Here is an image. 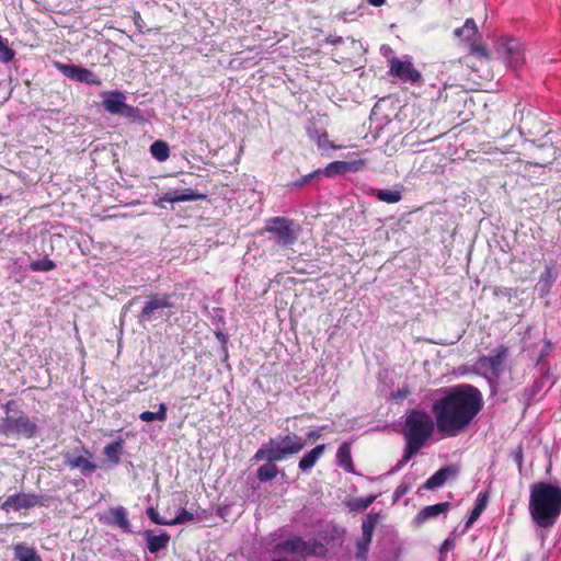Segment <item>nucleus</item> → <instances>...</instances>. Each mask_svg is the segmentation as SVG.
<instances>
[{
  "label": "nucleus",
  "mask_w": 561,
  "mask_h": 561,
  "mask_svg": "<svg viewBox=\"0 0 561 561\" xmlns=\"http://www.w3.org/2000/svg\"><path fill=\"white\" fill-rule=\"evenodd\" d=\"M327 142H328V138H327L325 134L319 136V138H318L319 147H324L327 145Z\"/></svg>",
  "instance_id": "45"
},
{
  "label": "nucleus",
  "mask_w": 561,
  "mask_h": 561,
  "mask_svg": "<svg viewBox=\"0 0 561 561\" xmlns=\"http://www.w3.org/2000/svg\"><path fill=\"white\" fill-rule=\"evenodd\" d=\"M370 541H371L370 539L363 538V537H360L358 539L356 559H358L359 561H366Z\"/></svg>",
  "instance_id": "36"
},
{
  "label": "nucleus",
  "mask_w": 561,
  "mask_h": 561,
  "mask_svg": "<svg viewBox=\"0 0 561 561\" xmlns=\"http://www.w3.org/2000/svg\"><path fill=\"white\" fill-rule=\"evenodd\" d=\"M443 394L432 405L436 427L444 437L463 433L483 408L482 392L469 383H460L442 390Z\"/></svg>",
  "instance_id": "1"
},
{
  "label": "nucleus",
  "mask_w": 561,
  "mask_h": 561,
  "mask_svg": "<svg viewBox=\"0 0 561 561\" xmlns=\"http://www.w3.org/2000/svg\"><path fill=\"white\" fill-rule=\"evenodd\" d=\"M147 539V548L151 553H157L168 546L170 536L167 533L153 535L150 531L145 533Z\"/></svg>",
  "instance_id": "22"
},
{
  "label": "nucleus",
  "mask_w": 561,
  "mask_h": 561,
  "mask_svg": "<svg viewBox=\"0 0 561 561\" xmlns=\"http://www.w3.org/2000/svg\"><path fill=\"white\" fill-rule=\"evenodd\" d=\"M471 54L480 59H489V51L483 45H471Z\"/></svg>",
  "instance_id": "41"
},
{
  "label": "nucleus",
  "mask_w": 561,
  "mask_h": 561,
  "mask_svg": "<svg viewBox=\"0 0 561 561\" xmlns=\"http://www.w3.org/2000/svg\"><path fill=\"white\" fill-rule=\"evenodd\" d=\"M459 470L456 466L444 467L431 476L423 484V488L426 490L440 488L449 478H455Z\"/></svg>",
  "instance_id": "14"
},
{
  "label": "nucleus",
  "mask_w": 561,
  "mask_h": 561,
  "mask_svg": "<svg viewBox=\"0 0 561 561\" xmlns=\"http://www.w3.org/2000/svg\"><path fill=\"white\" fill-rule=\"evenodd\" d=\"M2 198H3V197H2V195L0 194V202L2 201Z\"/></svg>",
  "instance_id": "48"
},
{
  "label": "nucleus",
  "mask_w": 561,
  "mask_h": 561,
  "mask_svg": "<svg viewBox=\"0 0 561 561\" xmlns=\"http://www.w3.org/2000/svg\"><path fill=\"white\" fill-rule=\"evenodd\" d=\"M89 458L83 456H73L69 453L64 455L65 463L70 469H79L83 474H90L96 470V465L91 460L92 454L88 449H83Z\"/></svg>",
  "instance_id": "12"
},
{
  "label": "nucleus",
  "mask_w": 561,
  "mask_h": 561,
  "mask_svg": "<svg viewBox=\"0 0 561 561\" xmlns=\"http://www.w3.org/2000/svg\"><path fill=\"white\" fill-rule=\"evenodd\" d=\"M206 196L204 194L197 193L191 188L174 190V191L167 192L162 196H160L159 202L180 203V202L198 201V199H203Z\"/></svg>",
  "instance_id": "15"
},
{
  "label": "nucleus",
  "mask_w": 561,
  "mask_h": 561,
  "mask_svg": "<svg viewBox=\"0 0 561 561\" xmlns=\"http://www.w3.org/2000/svg\"><path fill=\"white\" fill-rule=\"evenodd\" d=\"M529 513L541 528L552 527L561 514V488L546 482L531 485Z\"/></svg>",
  "instance_id": "2"
},
{
  "label": "nucleus",
  "mask_w": 561,
  "mask_h": 561,
  "mask_svg": "<svg viewBox=\"0 0 561 561\" xmlns=\"http://www.w3.org/2000/svg\"><path fill=\"white\" fill-rule=\"evenodd\" d=\"M376 197L381 202L388 204H396L401 201L402 194L400 191L397 190H379L376 193Z\"/></svg>",
  "instance_id": "30"
},
{
  "label": "nucleus",
  "mask_w": 561,
  "mask_h": 561,
  "mask_svg": "<svg viewBox=\"0 0 561 561\" xmlns=\"http://www.w3.org/2000/svg\"><path fill=\"white\" fill-rule=\"evenodd\" d=\"M378 515H369L367 520H365L362 525V537L371 540L374 528L377 524Z\"/></svg>",
  "instance_id": "35"
},
{
  "label": "nucleus",
  "mask_w": 561,
  "mask_h": 561,
  "mask_svg": "<svg viewBox=\"0 0 561 561\" xmlns=\"http://www.w3.org/2000/svg\"><path fill=\"white\" fill-rule=\"evenodd\" d=\"M14 50L8 45V39L0 36V61L10 62L14 58Z\"/></svg>",
  "instance_id": "34"
},
{
  "label": "nucleus",
  "mask_w": 561,
  "mask_h": 561,
  "mask_svg": "<svg viewBox=\"0 0 561 561\" xmlns=\"http://www.w3.org/2000/svg\"><path fill=\"white\" fill-rule=\"evenodd\" d=\"M364 162L358 161H333L322 171L327 176L332 178L346 172H355L362 169Z\"/></svg>",
  "instance_id": "16"
},
{
  "label": "nucleus",
  "mask_w": 561,
  "mask_h": 561,
  "mask_svg": "<svg viewBox=\"0 0 561 561\" xmlns=\"http://www.w3.org/2000/svg\"><path fill=\"white\" fill-rule=\"evenodd\" d=\"M147 515L154 524L170 525V519L160 517L159 513L153 507L147 510Z\"/></svg>",
  "instance_id": "40"
},
{
  "label": "nucleus",
  "mask_w": 561,
  "mask_h": 561,
  "mask_svg": "<svg viewBox=\"0 0 561 561\" xmlns=\"http://www.w3.org/2000/svg\"><path fill=\"white\" fill-rule=\"evenodd\" d=\"M110 524L117 526L124 533L130 531V523L127 518V512L123 506H115L110 508Z\"/></svg>",
  "instance_id": "20"
},
{
  "label": "nucleus",
  "mask_w": 561,
  "mask_h": 561,
  "mask_svg": "<svg viewBox=\"0 0 561 561\" xmlns=\"http://www.w3.org/2000/svg\"><path fill=\"white\" fill-rule=\"evenodd\" d=\"M150 153L160 162L165 161L170 156V148L163 140H156L150 146Z\"/></svg>",
  "instance_id": "27"
},
{
  "label": "nucleus",
  "mask_w": 561,
  "mask_h": 561,
  "mask_svg": "<svg viewBox=\"0 0 561 561\" xmlns=\"http://www.w3.org/2000/svg\"><path fill=\"white\" fill-rule=\"evenodd\" d=\"M477 33L478 27L473 19H467L463 26L454 31L455 36L462 38L463 41H471Z\"/></svg>",
  "instance_id": "24"
},
{
  "label": "nucleus",
  "mask_w": 561,
  "mask_h": 561,
  "mask_svg": "<svg viewBox=\"0 0 561 561\" xmlns=\"http://www.w3.org/2000/svg\"><path fill=\"white\" fill-rule=\"evenodd\" d=\"M307 436H308L309 439L314 440V439H318V438L321 437V433H320V431H311V432L308 433Z\"/></svg>",
  "instance_id": "44"
},
{
  "label": "nucleus",
  "mask_w": 561,
  "mask_h": 561,
  "mask_svg": "<svg viewBox=\"0 0 561 561\" xmlns=\"http://www.w3.org/2000/svg\"><path fill=\"white\" fill-rule=\"evenodd\" d=\"M171 296L167 294L152 295L146 301L140 314L139 322L152 321L159 310L172 308Z\"/></svg>",
  "instance_id": "9"
},
{
  "label": "nucleus",
  "mask_w": 561,
  "mask_h": 561,
  "mask_svg": "<svg viewBox=\"0 0 561 561\" xmlns=\"http://www.w3.org/2000/svg\"><path fill=\"white\" fill-rule=\"evenodd\" d=\"M409 491V486L405 485V484H401L399 485L394 492H393V496H394V500H399L400 497H402L407 492Z\"/></svg>",
  "instance_id": "42"
},
{
  "label": "nucleus",
  "mask_w": 561,
  "mask_h": 561,
  "mask_svg": "<svg viewBox=\"0 0 561 561\" xmlns=\"http://www.w3.org/2000/svg\"><path fill=\"white\" fill-rule=\"evenodd\" d=\"M507 356V348L503 345L493 350L488 356H481L478 360L480 368L489 370L493 376L499 377L502 366Z\"/></svg>",
  "instance_id": "10"
},
{
  "label": "nucleus",
  "mask_w": 561,
  "mask_h": 561,
  "mask_svg": "<svg viewBox=\"0 0 561 561\" xmlns=\"http://www.w3.org/2000/svg\"><path fill=\"white\" fill-rule=\"evenodd\" d=\"M320 172H321V171H320V170H318V171H316V172H313V173H310V174L306 175V176L301 180V183H307L308 181H310V179H311V178H313L316 174H319Z\"/></svg>",
  "instance_id": "47"
},
{
  "label": "nucleus",
  "mask_w": 561,
  "mask_h": 561,
  "mask_svg": "<svg viewBox=\"0 0 561 561\" xmlns=\"http://www.w3.org/2000/svg\"><path fill=\"white\" fill-rule=\"evenodd\" d=\"M319 549H322V545L316 539L305 540L300 536H291L279 541L274 547V552L277 554L289 553L306 558L316 556Z\"/></svg>",
  "instance_id": "5"
},
{
  "label": "nucleus",
  "mask_w": 561,
  "mask_h": 561,
  "mask_svg": "<svg viewBox=\"0 0 561 561\" xmlns=\"http://www.w3.org/2000/svg\"><path fill=\"white\" fill-rule=\"evenodd\" d=\"M506 62L508 64L510 67L514 69L522 67L525 62L524 47L522 46L517 51H515L514 55H512L506 60Z\"/></svg>",
  "instance_id": "37"
},
{
  "label": "nucleus",
  "mask_w": 561,
  "mask_h": 561,
  "mask_svg": "<svg viewBox=\"0 0 561 561\" xmlns=\"http://www.w3.org/2000/svg\"><path fill=\"white\" fill-rule=\"evenodd\" d=\"M522 46L520 42L515 38L501 37L496 43V51L506 62Z\"/></svg>",
  "instance_id": "19"
},
{
  "label": "nucleus",
  "mask_w": 561,
  "mask_h": 561,
  "mask_svg": "<svg viewBox=\"0 0 561 561\" xmlns=\"http://www.w3.org/2000/svg\"><path fill=\"white\" fill-rule=\"evenodd\" d=\"M305 447L302 437L295 433L271 438L254 455V460L279 461L287 456L299 454Z\"/></svg>",
  "instance_id": "4"
},
{
  "label": "nucleus",
  "mask_w": 561,
  "mask_h": 561,
  "mask_svg": "<svg viewBox=\"0 0 561 561\" xmlns=\"http://www.w3.org/2000/svg\"><path fill=\"white\" fill-rule=\"evenodd\" d=\"M14 556L19 561H41L33 548L21 543L14 547Z\"/></svg>",
  "instance_id": "26"
},
{
  "label": "nucleus",
  "mask_w": 561,
  "mask_h": 561,
  "mask_svg": "<svg viewBox=\"0 0 561 561\" xmlns=\"http://www.w3.org/2000/svg\"><path fill=\"white\" fill-rule=\"evenodd\" d=\"M369 4L374 7H381L386 0H367Z\"/></svg>",
  "instance_id": "46"
},
{
  "label": "nucleus",
  "mask_w": 561,
  "mask_h": 561,
  "mask_svg": "<svg viewBox=\"0 0 561 561\" xmlns=\"http://www.w3.org/2000/svg\"><path fill=\"white\" fill-rule=\"evenodd\" d=\"M325 450V445L320 444L305 454L299 460L298 467L301 471L307 472L314 467L318 460L322 457Z\"/></svg>",
  "instance_id": "18"
},
{
  "label": "nucleus",
  "mask_w": 561,
  "mask_h": 561,
  "mask_svg": "<svg viewBox=\"0 0 561 561\" xmlns=\"http://www.w3.org/2000/svg\"><path fill=\"white\" fill-rule=\"evenodd\" d=\"M123 451L124 440L122 438H118L117 440L107 444L103 449L104 456L106 457L108 462H111L114 466H117L121 462Z\"/></svg>",
  "instance_id": "21"
},
{
  "label": "nucleus",
  "mask_w": 561,
  "mask_h": 561,
  "mask_svg": "<svg viewBox=\"0 0 561 561\" xmlns=\"http://www.w3.org/2000/svg\"><path fill=\"white\" fill-rule=\"evenodd\" d=\"M436 426L435 419L423 410H411L405 414L403 426V436L405 439L404 453L402 460L397 465L400 469L407 463L433 435Z\"/></svg>",
  "instance_id": "3"
},
{
  "label": "nucleus",
  "mask_w": 561,
  "mask_h": 561,
  "mask_svg": "<svg viewBox=\"0 0 561 561\" xmlns=\"http://www.w3.org/2000/svg\"><path fill=\"white\" fill-rule=\"evenodd\" d=\"M167 405L164 403H160L157 412L145 411L139 414V419L144 422H163L167 420Z\"/></svg>",
  "instance_id": "29"
},
{
  "label": "nucleus",
  "mask_w": 561,
  "mask_h": 561,
  "mask_svg": "<svg viewBox=\"0 0 561 561\" xmlns=\"http://www.w3.org/2000/svg\"><path fill=\"white\" fill-rule=\"evenodd\" d=\"M450 504L448 502L425 506L415 516V523L419 525L423 524L428 519L435 518L438 515L448 512Z\"/></svg>",
  "instance_id": "17"
},
{
  "label": "nucleus",
  "mask_w": 561,
  "mask_h": 561,
  "mask_svg": "<svg viewBox=\"0 0 561 561\" xmlns=\"http://www.w3.org/2000/svg\"><path fill=\"white\" fill-rule=\"evenodd\" d=\"M376 500L375 495L367 496L365 499L359 500V506L362 508H367L374 501Z\"/></svg>",
  "instance_id": "43"
},
{
  "label": "nucleus",
  "mask_w": 561,
  "mask_h": 561,
  "mask_svg": "<svg viewBox=\"0 0 561 561\" xmlns=\"http://www.w3.org/2000/svg\"><path fill=\"white\" fill-rule=\"evenodd\" d=\"M390 73L404 82L415 83L420 80V72L410 61H402L398 58L390 60Z\"/></svg>",
  "instance_id": "11"
},
{
  "label": "nucleus",
  "mask_w": 561,
  "mask_h": 561,
  "mask_svg": "<svg viewBox=\"0 0 561 561\" xmlns=\"http://www.w3.org/2000/svg\"><path fill=\"white\" fill-rule=\"evenodd\" d=\"M55 67L67 78L78 81L81 67L56 61Z\"/></svg>",
  "instance_id": "32"
},
{
  "label": "nucleus",
  "mask_w": 561,
  "mask_h": 561,
  "mask_svg": "<svg viewBox=\"0 0 561 561\" xmlns=\"http://www.w3.org/2000/svg\"><path fill=\"white\" fill-rule=\"evenodd\" d=\"M265 230L274 236L279 245L293 244L297 239L298 228L293 220L285 217H274L267 220Z\"/></svg>",
  "instance_id": "6"
},
{
  "label": "nucleus",
  "mask_w": 561,
  "mask_h": 561,
  "mask_svg": "<svg viewBox=\"0 0 561 561\" xmlns=\"http://www.w3.org/2000/svg\"><path fill=\"white\" fill-rule=\"evenodd\" d=\"M37 503V497L33 494H26V493H18L10 495L7 497V500L2 503L1 508L5 512H9L11 510L19 511L22 508H28L34 506Z\"/></svg>",
  "instance_id": "13"
},
{
  "label": "nucleus",
  "mask_w": 561,
  "mask_h": 561,
  "mask_svg": "<svg viewBox=\"0 0 561 561\" xmlns=\"http://www.w3.org/2000/svg\"><path fill=\"white\" fill-rule=\"evenodd\" d=\"M78 82H85L89 84H100V80L98 79V77L92 71H90L85 68L80 69Z\"/></svg>",
  "instance_id": "38"
},
{
  "label": "nucleus",
  "mask_w": 561,
  "mask_h": 561,
  "mask_svg": "<svg viewBox=\"0 0 561 561\" xmlns=\"http://www.w3.org/2000/svg\"><path fill=\"white\" fill-rule=\"evenodd\" d=\"M125 95L119 91L105 92L103 94V106L111 114H121L134 117L137 110L125 103Z\"/></svg>",
  "instance_id": "8"
},
{
  "label": "nucleus",
  "mask_w": 561,
  "mask_h": 561,
  "mask_svg": "<svg viewBox=\"0 0 561 561\" xmlns=\"http://www.w3.org/2000/svg\"><path fill=\"white\" fill-rule=\"evenodd\" d=\"M193 513L182 508L178 512L174 518L170 519V525L182 524L193 519Z\"/></svg>",
  "instance_id": "39"
},
{
  "label": "nucleus",
  "mask_w": 561,
  "mask_h": 561,
  "mask_svg": "<svg viewBox=\"0 0 561 561\" xmlns=\"http://www.w3.org/2000/svg\"><path fill=\"white\" fill-rule=\"evenodd\" d=\"M274 462L275 461H267V463L257 469L256 476L261 482L271 481L276 478L278 474V468Z\"/></svg>",
  "instance_id": "28"
},
{
  "label": "nucleus",
  "mask_w": 561,
  "mask_h": 561,
  "mask_svg": "<svg viewBox=\"0 0 561 561\" xmlns=\"http://www.w3.org/2000/svg\"><path fill=\"white\" fill-rule=\"evenodd\" d=\"M486 500H488L486 493L479 494V496L476 501L474 507L472 508L470 516H469L468 520L466 522V528H469L480 517V515L482 514V512L484 511V508L486 506Z\"/></svg>",
  "instance_id": "25"
},
{
  "label": "nucleus",
  "mask_w": 561,
  "mask_h": 561,
  "mask_svg": "<svg viewBox=\"0 0 561 561\" xmlns=\"http://www.w3.org/2000/svg\"><path fill=\"white\" fill-rule=\"evenodd\" d=\"M337 465L343 468L346 472H354V466L351 455V444L343 443L336 451Z\"/></svg>",
  "instance_id": "23"
},
{
  "label": "nucleus",
  "mask_w": 561,
  "mask_h": 561,
  "mask_svg": "<svg viewBox=\"0 0 561 561\" xmlns=\"http://www.w3.org/2000/svg\"><path fill=\"white\" fill-rule=\"evenodd\" d=\"M55 67L67 78L78 81L81 67L56 61Z\"/></svg>",
  "instance_id": "31"
},
{
  "label": "nucleus",
  "mask_w": 561,
  "mask_h": 561,
  "mask_svg": "<svg viewBox=\"0 0 561 561\" xmlns=\"http://www.w3.org/2000/svg\"><path fill=\"white\" fill-rule=\"evenodd\" d=\"M56 267V264L54 261L44 257V259H37L30 263V268L33 272H49Z\"/></svg>",
  "instance_id": "33"
},
{
  "label": "nucleus",
  "mask_w": 561,
  "mask_h": 561,
  "mask_svg": "<svg viewBox=\"0 0 561 561\" xmlns=\"http://www.w3.org/2000/svg\"><path fill=\"white\" fill-rule=\"evenodd\" d=\"M0 432L7 436L15 435L23 437H34L37 432V425L24 413L18 416H7L0 422Z\"/></svg>",
  "instance_id": "7"
}]
</instances>
